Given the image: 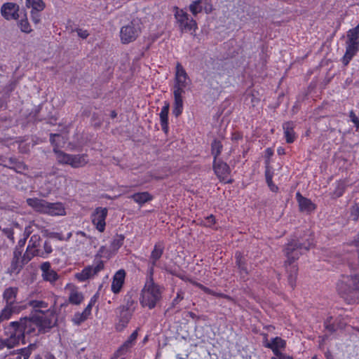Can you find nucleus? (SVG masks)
<instances>
[{
	"label": "nucleus",
	"mask_w": 359,
	"mask_h": 359,
	"mask_svg": "<svg viewBox=\"0 0 359 359\" xmlns=\"http://www.w3.org/2000/svg\"><path fill=\"white\" fill-rule=\"evenodd\" d=\"M75 32L77 33V35L81 39H86L89 35V32L88 30L83 29L81 28H76L75 29Z\"/></svg>",
	"instance_id": "obj_51"
},
{
	"label": "nucleus",
	"mask_w": 359,
	"mask_h": 359,
	"mask_svg": "<svg viewBox=\"0 0 359 359\" xmlns=\"http://www.w3.org/2000/svg\"><path fill=\"white\" fill-rule=\"evenodd\" d=\"M92 306H93V302H91L88 304V305L86 307V309H84V311L83 312L85 314H86L88 316H89L91 313Z\"/></svg>",
	"instance_id": "obj_56"
},
{
	"label": "nucleus",
	"mask_w": 359,
	"mask_h": 359,
	"mask_svg": "<svg viewBox=\"0 0 359 359\" xmlns=\"http://www.w3.org/2000/svg\"><path fill=\"white\" fill-rule=\"evenodd\" d=\"M65 290L69 292V302L78 305L81 303L83 299V297L81 292L78 290V288L74 285L67 284L65 287Z\"/></svg>",
	"instance_id": "obj_18"
},
{
	"label": "nucleus",
	"mask_w": 359,
	"mask_h": 359,
	"mask_svg": "<svg viewBox=\"0 0 359 359\" xmlns=\"http://www.w3.org/2000/svg\"><path fill=\"white\" fill-rule=\"evenodd\" d=\"M41 238L39 234H34L31 236L25 252L34 253L41 248Z\"/></svg>",
	"instance_id": "obj_30"
},
{
	"label": "nucleus",
	"mask_w": 359,
	"mask_h": 359,
	"mask_svg": "<svg viewBox=\"0 0 359 359\" xmlns=\"http://www.w3.org/2000/svg\"><path fill=\"white\" fill-rule=\"evenodd\" d=\"M26 6L32 8V14L34 15L35 12H40L45 8V4L43 0H26Z\"/></svg>",
	"instance_id": "obj_33"
},
{
	"label": "nucleus",
	"mask_w": 359,
	"mask_h": 359,
	"mask_svg": "<svg viewBox=\"0 0 359 359\" xmlns=\"http://www.w3.org/2000/svg\"><path fill=\"white\" fill-rule=\"evenodd\" d=\"M27 203L28 204L29 206L32 207L34 210L41 213L46 214L47 208H48V201L43 199L34 198H27Z\"/></svg>",
	"instance_id": "obj_20"
},
{
	"label": "nucleus",
	"mask_w": 359,
	"mask_h": 359,
	"mask_svg": "<svg viewBox=\"0 0 359 359\" xmlns=\"http://www.w3.org/2000/svg\"><path fill=\"white\" fill-rule=\"evenodd\" d=\"M203 222L205 226H211L215 222V217L212 215H210V216L205 217Z\"/></svg>",
	"instance_id": "obj_52"
},
{
	"label": "nucleus",
	"mask_w": 359,
	"mask_h": 359,
	"mask_svg": "<svg viewBox=\"0 0 359 359\" xmlns=\"http://www.w3.org/2000/svg\"><path fill=\"white\" fill-rule=\"evenodd\" d=\"M183 108V101H175L174 109L172 113L175 116H178L181 114Z\"/></svg>",
	"instance_id": "obj_47"
},
{
	"label": "nucleus",
	"mask_w": 359,
	"mask_h": 359,
	"mask_svg": "<svg viewBox=\"0 0 359 359\" xmlns=\"http://www.w3.org/2000/svg\"><path fill=\"white\" fill-rule=\"evenodd\" d=\"M41 270L42 271V277L46 281L53 283L59 278L58 274L51 268L50 263L48 262L41 265Z\"/></svg>",
	"instance_id": "obj_15"
},
{
	"label": "nucleus",
	"mask_w": 359,
	"mask_h": 359,
	"mask_svg": "<svg viewBox=\"0 0 359 359\" xmlns=\"http://www.w3.org/2000/svg\"><path fill=\"white\" fill-rule=\"evenodd\" d=\"M76 236H81L83 238H85L86 237V233L84 232H83V231H78L76 233Z\"/></svg>",
	"instance_id": "obj_62"
},
{
	"label": "nucleus",
	"mask_w": 359,
	"mask_h": 359,
	"mask_svg": "<svg viewBox=\"0 0 359 359\" xmlns=\"http://www.w3.org/2000/svg\"><path fill=\"white\" fill-rule=\"evenodd\" d=\"M26 239H21L19 241L18 244L16 247H20L21 249H23V247L25 244Z\"/></svg>",
	"instance_id": "obj_59"
},
{
	"label": "nucleus",
	"mask_w": 359,
	"mask_h": 359,
	"mask_svg": "<svg viewBox=\"0 0 359 359\" xmlns=\"http://www.w3.org/2000/svg\"><path fill=\"white\" fill-rule=\"evenodd\" d=\"M137 337V331H134L128 337V339L125 341V343L116 351L114 353V358L122 357V359L124 358V355L128 352L129 348H130L136 340Z\"/></svg>",
	"instance_id": "obj_19"
},
{
	"label": "nucleus",
	"mask_w": 359,
	"mask_h": 359,
	"mask_svg": "<svg viewBox=\"0 0 359 359\" xmlns=\"http://www.w3.org/2000/svg\"><path fill=\"white\" fill-rule=\"evenodd\" d=\"M266 153L268 155V156H271L273 154V151H272V150L270 148H268L266 150Z\"/></svg>",
	"instance_id": "obj_61"
},
{
	"label": "nucleus",
	"mask_w": 359,
	"mask_h": 359,
	"mask_svg": "<svg viewBox=\"0 0 359 359\" xmlns=\"http://www.w3.org/2000/svg\"><path fill=\"white\" fill-rule=\"evenodd\" d=\"M46 359H56L52 354H47Z\"/></svg>",
	"instance_id": "obj_63"
},
{
	"label": "nucleus",
	"mask_w": 359,
	"mask_h": 359,
	"mask_svg": "<svg viewBox=\"0 0 359 359\" xmlns=\"http://www.w3.org/2000/svg\"><path fill=\"white\" fill-rule=\"evenodd\" d=\"M207 65L213 73L223 74L226 69L225 62L221 60L210 58Z\"/></svg>",
	"instance_id": "obj_24"
},
{
	"label": "nucleus",
	"mask_w": 359,
	"mask_h": 359,
	"mask_svg": "<svg viewBox=\"0 0 359 359\" xmlns=\"http://www.w3.org/2000/svg\"><path fill=\"white\" fill-rule=\"evenodd\" d=\"M184 88H186V87L178 86L176 84L174 85L173 94H174L175 101H178V100L182 101V94L184 93Z\"/></svg>",
	"instance_id": "obj_40"
},
{
	"label": "nucleus",
	"mask_w": 359,
	"mask_h": 359,
	"mask_svg": "<svg viewBox=\"0 0 359 359\" xmlns=\"http://www.w3.org/2000/svg\"><path fill=\"white\" fill-rule=\"evenodd\" d=\"M198 285H199L200 288H201V289H202L204 292H205L206 293H209V294H210V293H211V292H210V289H208V287H205V286H203V285H201V284H199Z\"/></svg>",
	"instance_id": "obj_60"
},
{
	"label": "nucleus",
	"mask_w": 359,
	"mask_h": 359,
	"mask_svg": "<svg viewBox=\"0 0 359 359\" xmlns=\"http://www.w3.org/2000/svg\"><path fill=\"white\" fill-rule=\"evenodd\" d=\"M163 287L154 282L152 276L147 280L141 292L140 302L143 307L154 309L161 300Z\"/></svg>",
	"instance_id": "obj_3"
},
{
	"label": "nucleus",
	"mask_w": 359,
	"mask_h": 359,
	"mask_svg": "<svg viewBox=\"0 0 359 359\" xmlns=\"http://www.w3.org/2000/svg\"><path fill=\"white\" fill-rule=\"evenodd\" d=\"M104 269V262L98 261L95 265L88 266L84 268L80 273H76V277L81 281H85L97 275Z\"/></svg>",
	"instance_id": "obj_10"
},
{
	"label": "nucleus",
	"mask_w": 359,
	"mask_h": 359,
	"mask_svg": "<svg viewBox=\"0 0 359 359\" xmlns=\"http://www.w3.org/2000/svg\"><path fill=\"white\" fill-rule=\"evenodd\" d=\"M5 359H21V355L19 353H13L7 355Z\"/></svg>",
	"instance_id": "obj_55"
},
{
	"label": "nucleus",
	"mask_w": 359,
	"mask_h": 359,
	"mask_svg": "<svg viewBox=\"0 0 359 359\" xmlns=\"http://www.w3.org/2000/svg\"><path fill=\"white\" fill-rule=\"evenodd\" d=\"M126 272L123 269L118 270L113 277L111 290L114 294L118 293L124 283Z\"/></svg>",
	"instance_id": "obj_22"
},
{
	"label": "nucleus",
	"mask_w": 359,
	"mask_h": 359,
	"mask_svg": "<svg viewBox=\"0 0 359 359\" xmlns=\"http://www.w3.org/2000/svg\"><path fill=\"white\" fill-rule=\"evenodd\" d=\"M129 198L140 205L151 201L153 198L152 196L147 191L134 194L129 196Z\"/></svg>",
	"instance_id": "obj_31"
},
{
	"label": "nucleus",
	"mask_w": 359,
	"mask_h": 359,
	"mask_svg": "<svg viewBox=\"0 0 359 359\" xmlns=\"http://www.w3.org/2000/svg\"><path fill=\"white\" fill-rule=\"evenodd\" d=\"M88 160L86 154H71L69 165L72 168L83 167L87 164Z\"/></svg>",
	"instance_id": "obj_28"
},
{
	"label": "nucleus",
	"mask_w": 359,
	"mask_h": 359,
	"mask_svg": "<svg viewBox=\"0 0 359 359\" xmlns=\"http://www.w3.org/2000/svg\"><path fill=\"white\" fill-rule=\"evenodd\" d=\"M189 9L194 15L203 11L208 13L212 11V4L209 0H198L189 6Z\"/></svg>",
	"instance_id": "obj_14"
},
{
	"label": "nucleus",
	"mask_w": 359,
	"mask_h": 359,
	"mask_svg": "<svg viewBox=\"0 0 359 359\" xmlns=\"http://www.w3.org/2000/svg\"><path fill=\"white\" fill-rule=\"evenodd\" d=\"M22 252L23 249H21L20 247L15 248L11 266L8 269L11 273H18L23 266L33 258V253L25 252L22 255Z\"/></svg>",
	"instance_id": "obj_6"
},
{
	"label": "nucleus",
	"mask_w": 359,
	"mask_h": 359,
	"mask_svg": "<svg viewBox=\"0 0 359 359\" xmlns=\"http://www.w3.org/2000/svg\"><path fill=\"white\" fill-rule=\"evenodd\" d=\"M123 241L124 236L123 235H116L111 242L113 250H118L123 245Z\"/></svg>",
	"instance_id": "obj_43"
},
{
	"label": "nucleus",
	"mask_w": 359,
	"mask_h": 359,
	"mask_svg": "<svg viewBox=\"0 0 359 359\" xmlns=\"http://www.w3.org/2000/svg\"><path fill=\"white\" fill-rule=\"evenodd\" d=\"M88 316L85 314L83 312L82 313H76L73 317V322L76 325H80L81 323L84 322L87 318Z\"/></svg>",
	"instance_id": "obj_44"
},
{
	"label": "nucleus",
	"mask_w": 359,
	"mask_h": 359,
	"mask_svg": "<svg viewBox=\"0 0 359 359\" xmlns=\"http://www.w3.org/2000/svg\"><path fill=\"white\" fill-rule=\"evenodd\" d=\"M265 177H266V183H271L272 181V174L268 167H266V171H265Z\"/></svg>",
	"instance_id": "obj_53"
},
{
	"label": "nucleus",
	"mask_w": 359,
	"mask_h": 359,
	"mask_svg": "<svg viewBox=\"0 0 359 359\" xmlns=\"http://www.w3.org/2000/svg\"><path fill=\"white\" fill-rule=\"evenodd\" d=\"M7 330L9 337L0 340V349L4 347H7L8 348H13L18 344L20 341L25 344L24 339L22 338V332L20 330H18L17 327L11 326V323H10Z\"/></svg>",
	"instance_id": "obj_7"
},
{
	"label": "nucleus",
	"mask_w": 359,
	"mask_h": 359,
	"mask_svg": "<svg viewBox=\"0 0 359 359\" xmlns=\"http://www.w3.org/2000/svg\"><path fill=\"white\" fill-rule=\"evenodd\" d=\"M277 357H278V359H293L292 357H290V355H285L284 353H282L281 352L280 353H278V354L276 355Z\"/></svg>",
	"instance_id": "obj_57"
},
{
	"label": "nucleus",
	"mask_w": 359,
	"mask_h": 359,
	"mask_svg": "<svg viewBox=\"0 0 359 359\" xmlns=\"http://www.w3.org/2000/svg\"><path fill=\"white\" fill-rule=\"evenodd\" d=\"M267 184L272 191H276L278 189V187L273 183L272 181L271 183H267Z\"/></svg>",
	"instance_id": "obj_58"
},
{
	"label": "nucleus",
	"mask_w": 359,
	"mask_h": 359,
	"mask_svg": "<svg viewBox=\"0 0 359 359\" xmlns=\"http://www.w3.org/2000/svg\"><path fill=\"white\" fill-rule=\"evenodd\" d=\"M18 292V288L16 287H9L3 292L2 297L6 304L18 306L16 302V297Z\"/></svg>",
	"instance_id": "obj_21"
},
{
	"label": "nucleus",
	"mask_w": 359,
	"mask_h": 359,
	"mask_svg": "<svg viewBox=\"0 0 359 359\" xmlns=\"http://www.w3.org/2000/svg\"><path fill=\"white\" fill-rule=\"evenodd\" d=\"M296 197L301 211L309 212L315 209V205L311 200L303 197L299 193L296 194Z\"/></svg>",
	"instance_id": "obj_25"
},
{
	"label": "nucleus",
	"mask_w": 359,
	"mask_h": 359,
	"mask_svg": "<svg viewBox=\"0 0 359 359\" xmlns=\"http://www.w3.org/2000/svg\"><path fill=\"white\" fill-rule=\"evenodd\" d=\"M294 123L292 121L284 123L283 125V129L284 130V135L287 143H292L295 139L296 135L294 132Z\"/></svg>",
	"instance_id": "obj_26"
},
{
	"label": "nucleus",
	"mask_w": 359,
	"mask_h": 359,
	"mask_svg": "<svg viewBox=\"0 0 359 359\" xmlns=\"http://www.w3.org/2000/svg\"><path fill=\"white\" fill-rule=\"evenodd\" d=\"M124 300H125V304L120 306L123 307L125 309L134 313L136 306H137V302L133 298L132 295H130V294L126 295Z\"/></svg>",
	"instance_id": "obj_37"
},
{
	"label": "nucleus",
	"mask_w": 359,
	"mask_h": 359,
	"mask_svg": "<svg viewBox=\"0 0 359 359\" xmlns=\"http://www.w3.org/2000/svg\"><path fill=\"white\" fill-rule=\"evenodd\" d=\"M345 190V184L342 182H338L335 189L332 192V197L333 198H339L341 196L344 192Z\"/></svg>",
	"instance_id": "obj_42"
},
{
	"label": "nucleus",
	"mask_w": 359,
	"mask_h": 359,
	"mask_svg": "<svg viewBox=\"0 0 359 359\" xmlns=\"http://www.w3.org/2000/svg\"><path fill=\"white\" fill-rule=\"evenodd\" d=\"M164 244L163 242L159 241L154 245L153 250L150 255V270L149 273L151 276L153 275L154 267L156 266L157 261L161 257L164 251Z\"/></svg>",
	"instance_id": "obj_13"
},
{
	"label": "nucleus",
	"mask_w": 359,
	"mask_h": 359,
	"mask_svg": "<svg viewBox=\"0 0 359 359\" xmlns=\"http://www.w3.org/2000/svg\"><path fill=\"white\" fill-rule=\"evenodd\" d=\"M46 214L51 216L64 215H65V210L61 203L48 202V208H47Z\"/></svg>",
	"instance_id": "obj_29"
},
{
	"label": "nucleus",
	"mask_w": 359,
	"mask_h": 359,
	"mask_svg": "<svg viewBox=\"0 0 359 359\" xmlns=\"http://www.w3.org/2000/svg\"><path fill=\"white\" fill-rule=\"evenodd\" d=\"M179 29L182 32H189L191 34L196 35L197 24H180Z\"/></svg>",
	"instance_id": "obj_38"
},
{
	"label": "nucleus",
	"mask_w": 359,
	"mask_h": 359,
	"mask_svg": "<svg viewBox=\"0 0 359 359\" xmlns=\"http://www.w3.org/2000/svg\"><path fill=\"white\" fill-rule=\"evenodd\" d=\"M55 323V320L52 319H46L43 316H36L32 318H23L19 321L11 322V326H14L20 330L22 332V338L27 335H36L41 330L52 327Z\"/></svg>",
	"instance_id": "obj_2"
},
{
	"label": "nucleus",
	"mask_w": 359,
	"mask_h": 359,
	"mask_svg": "<svg viewBox=\"0 0 359 359\" xmlns=\"http://www.w3.org/2000/svg\"><path fill=\"white\" fill-rule=\"evenodd\" d=\"M338 292L346 298L359 297V274L344 276L337 285Z\"/></svg>",
	"instance_id": "obj_4"
},
{
	"label": "nucleus",
	"mask_w": 359,
	"mask_h": 359,
	"mask_svg": "<svg viewBox=\"0 0 359 359\" xmlns=\"http://www.w3.org/2000/svg\"><path fill=\"white\" fill-rule=\"evenodd\" d=\"M313 243L307 241L306 243H302L299 240L293 239L290 241L284 249L286 260L285 266L287 273L288 283L294 288L296 285V280L298 273V267L294 264L304 251H307L312 246Z\"/></svg>",
	"instance_id": "obj_1"
},
{
	"label": "nucleus",
	"mask_w": 359,
	"mask_h": 359,
	"mask_svg": "<svg viewBox=\"0 0 359 359\" xmlns=\"http://www.w3.org/2000/svg\"><path fill=\"white\" fill-rule=\"evenodd\" d=\"M286 342L280 337H276L271 339V342H268L265 346L271 348L275 355L280 353L279 349L285 347Z\"/></svg>",
	"instance_id": "obj_27"
},
{
	"label": "nucleus",
	"mask_w": 359,
	"mask_h": 359,
	"mask_svg": "<svg viewBox=\"0 0 359 359\" xmlns=\"http://www.w3.org/2000/svg\"><path fill=\"white\" fill-rule=\"evenodd\" d=\"M110 116H111V117L112 118H116V117L117 114H116V112L115 111H111V114H110Z\"/></svg>",
	"instance_id": "obj_64"
},
{
	"label": "nucleus",
	"mask_w": 359,
	"mask_h": 359,
	"mask_svg": "<svg viewBox=\"0 0 359 359\" xmlns=\"http://www.w3.org/2000/svg\"><path fill=\"white\" fill-rule=\"evenodd\" d=\"M107 214V208L101 207L97 208L91 214L92 222L100 232H103L105 229V219Z\"/></svg>",
	"instance_id": "obj_9"
},
{
	"label": "nucleus",
	"mask_w": 359,
	"mask_h": 359,
	"mask_svg": "<svg viewBox=\"0 0 359 359\" xmlns=\"http://www.w3.org/2000/svg\"><path fill=\"white\" fill-rule=\"evenodd\" d=\"M175 81L176 85L181 86H185L187 87L188 85V81H189V76L184 69V68L182 67V65L177 62L176 64V68H175Z\"/></svg>",
	"instance_id": "obj_17"
},
{
	"label": "nucleus",
	"mask_w": 359,
	"mask_h": 359,
	"mask_svg": "<svg viewBox=\"0 0 359 359\" xmlns=\"http://www.w3.org/2000/svg\"><path fill=\"white\" fill-rule=\"evenodd\" d=\"M141 29L139 24H128L121 27L120 38L123 43L127 44L134 41L140 35Z\"/></svg>",
	"instance_id": "obj_8"
},
{
	"label": "nucleus",
	"mask_w": 359,
	"mask_h": 359,
	"mask_svg": "<svg viewBox=\"0 0 359 359\" xmlns=\"http://www.w3.org/2000/svg\"><path fill=\"white\" fill-rule=\"evenodd\" d=\"M33 253V257L34 256H39L41 257H46L49 254L52 252V247L49 241H46L43 243V248L38 249Z\"/></svg>",
	"instance_id": "obj_35"
},
{
	"label": "nucleus",
	"mask_w": 359,
	"mask_h": 359,
	"mask_svg": "<svg viewBox=\"0 0 359 359\" xmlns=\"http://www.w3.org/2000/svg\"><path fill=\"white\" fill-rule=\"evenodd\" d=\"M349 116L351 118V121L355 125L359 124V119L353 112V111H351L349 114Z\"/></svg>",
	"instance_id": "obj_54"
},
{
	"label": "nucleus",
	"mask_w": 359,
	"mask_h": 359,
	"mask_svg": "<svg viewBox=\"0 0 359 359\" xmlns=\"http://www.w3.org/2000/svg\"><path fill=\"white\" fill-rule=\"evenodd\" d=\"M54 152L56 154V159L58 163L69 165L71 154L55 149H54Z\"/></svg>",
	"instance_id": "obj_36"
},
{
	"label": "nucleus",
	"mask_w": 359,
	"mask_h": 359,
	"mask_svg": "<svg viewBox=\"0 0 359 359\" xmlns=\"http://www.w3.org/2000/svg\"><path fill=\"white\" fill-rule=\"evenodd\" d=\"M346 50L343 57V63L347 65L359 50V24L350 29L347 34Z\"/></svg>",
	"instance_id": "obj_5"
},
{
	"label": "nucleus",
	"mask_w": 359,
	"mask_h": 359,
	"mask_svg": "<svg viewBox=\"0 0 359 359\" xmlns=\"http://www.w3.org/2000/svg\"><path fill=\"white\" fill-rule=\"evenodd\" d=\"M34 346V344H30L27 348L20 349L18 353L21 355V358L23 357L24 359H28Z\"/></svg>",
	"instance_id": "obj_45"
},
{
	"label": "nucleus",
	"mask_w": 359,
	"mask_h": 359,
	"mask_svg": "<svg viewBox=\"0 0 359 359\" xmlns=\"http://www.w3.org/2000/svg\"><path fill=\"white\" fill-rule=\"evenodd\" d=\"M168 112H169V104L166 103L165 106H163L161 109V113H160V120H161V125L162 130L165 131V133L168 131Z\"/></svg>",
	"instance_id": "obj_32"
},
{
	"label": "nucleus",
	"mask_w": 359,
	"mask_h": 359,
	"mask_svg": "<svg viewBox=\"0 0 359 359\" xmlns=\"http://www.w3.org/2000/svg\"><path fill=\"white\" fill-rule=\"evenodd\" d=\"M222 144L220 141L215 140L212 143V154L214 156V160L221 154Z\"/></svg>",
	"instance_id": "obj_39"
},
{
	"label": "nucleus",
	"mask_w": 359,
	"mask_h": 359,
	"mask_svg": "<svg viewBox=\"0 0 359 359\" xmlns=\"http://www.w3.org/2000/svg\"><path fill=\"white\" fill-rule=\"evenodd\" d=\"M20 311V306L5 304L4 307L0 312V323L3 321L9 320L13 314L18 313Z\"/></svg>",
	"instance_id": "obj_23"
},
{
	"label": "nucleus",
	"mask_w": 359,
	"mask_h": 359,
	"mask_svg": "<svg viewBox=\"0 0 359 359\" xmlns=\"http://www.w3.org/2000/svg\"><path fill=\"white\" fill-rule=\"evenodd\" d=\"M2 16L6 20H17L19 18V6L12 2L5 3L1 8Z\"/></svg>",
	"instance_id": "obj_11"
},
{
	"label": "nucleus",
	"mask_w": 359,
	"mask_h": 359,
	"mask_svg": "<svg viewBox=\"0 0 359 359\" xmlns=\"http://www.w3.org/2000/svg\"><path fill=\"white\" fill-rule=\"evenodd\" d=\"M184 299V293L180 290L177 293L176 297L172 300V306L175 307Z\"/></svg>",
	"instance_id": "obj_49"
},
{
	"label": "nucleus",
	"mask_w": 359,
	"mask_h": 359,
	"mask_svg": "<svg viewBox=\"0 0 359 359\" xmlns=\"http://www.w3.org/2000/svg\"><path fill=\"white\" fill-rule=\"evenodd\" d=\"M236 264L240 270L241 275L248 273V269L245 266V260L241 252H236L235 255Z\"/></svg>",
	"instance_id": "obj_34"
},
{
	"label": "nucleus",
	"mask_w": 359,
	"mask_h": 359,
	"mask_svg": "<svg viewBox=\"0 0 359 359\" xmlns=\"http://www.w3.org/2000/svg\"><path fill=\"white\" fill-rule=\"evenodd\" d=\"M116 312L118 319V322L116 325V329L118 331H121L129 323L133 312L129 311L121 306L116 309Z\"/></svg>",
	"instance_id": "obj_12"
},
{
	"label": "nucleus",
	"mask_w": 359,
	"mask_h": 359,
	"mask_svg": "<svg viewBox=\"0 0 359 359\" xmlns=\"http://www.w3.org/2000/svg\"><path fill=\"white\" fill-rule=\"evenodd\" d=\"M29 305L34 309H47L48 308V304L43 301H39V300H32L29 301Z\"/></svg>",
	"instance_id": "obj_46"
},
{
	"label": "nucleus",
	"mask_w": 359,
	"mask_h": 359,
	"mask_svg": "<svg viewBox=\"0 0 359 359\" xmlns=\"http://www.w3.org/2000/svg\"><path fill=\"white\" fill-rule=\"evenodd\" d=\"M175 16L177 22H185L188 20V15L182 9L176 8Z\"/></svg>",
	"instance_id": "obj_41"
},
{
	"label": "nucleus",
	"mask_w": 359,
	"mask_h": 359,
	"mask_svg": "<svg viewBox=\"0 0 359 359\" xmlns=\"http://www.w3.org/2000/svg\"><path fill=\"white\" fill-rule=\"evenodd\" d=\"M214 170L217 176L222 181L227 180L230 172L229 165L222 161L214 160Z\"/></svg>",
	"instance_id": "obj_16"
},
{
	"label": "nucleus",
	"mask_w": 359,
	"mask_h": 359,
	"mask_svg": "<svg viewBox=\"0 0 359 359\" xmlns=\"http://www.w3.org/2000/svg\"><path fill=\"white\" fill-rule=\"evenodd\" d=\"M351 217L354 221L358 220L359 217V208L357 205H353L351 208Z\"/></svg>",
	"instance_id": "obj_48"
},
{
	"label": "nucleus",
	"mask_w": 359,
	"mask_h": 359,
	"mask_svg": "<svg viewBox=\"0 0 359 359\" xmlns=\"http://www.w3.org/2000/svg\"><path fill=\"white\" fill-rule=\"evenodd\" d=\"M18 28L25 33H30L32 31V29L30 26V24H17Z\"/></svg>",
	"instance_id": "obj_50"
}]
</instances>
